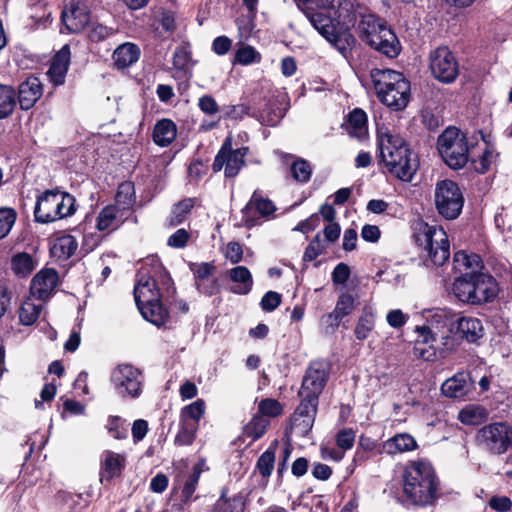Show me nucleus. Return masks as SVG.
<instances>
[{"instance_id": "20", "label": "nucleus", "mask_w": 512, "mask_h": 512, "mask_svg": "<svg viewBox=\"0 0 512 512\" xmlns=\"http://www.w3.org/2000/svg\"><path fill=\"white\" fill-rule=\"evenodd\" d=\"M441 391L446 397L466 400L473 391L472 378L466 372H459L444 381Z\"/></svg>"}, {"instance_id": "23", "label": "nucleus", "mask_w": 512, "mask_h": 512, "mask_svg": "<svg viewBox=\"0 0 512 512\" xmlns=\"http://www.w3.org/2000/svg\"><path fill=\"white\" fill-rule=\"evenodd\" d=\"M71 52L68 44H65L53 57L47 75L50 81L56 85H62L70 65Z\"/></svg>"}, {"instance_id": "34", "label": "nucleus", "mask_w": 512, "mask_h": 512, "mask_svg": "<svg viewBox=\"0 0 512 512\" xmlns=\"http://www.w3.org/2000/svg\"><path fill=\"white\" fill-rule=\"evenodd\" d=\"M453 264L455 270L461 275L465 272H479L482 268V260L477 254H468L465 251H458L454 254Z\"/></svg>"}, {"instance_id": "27", "label": "nucleus", "mask_w": 512, "mask_h": 512, "mask_svg": "<svg viewBox=\"0 0 512 512\" xmlns=\"http://www.w3.org/2000/svg\"><path fill=\"white\" fill-rule=\"evenodd\" d=\"M141 50L138 45L125 42L119 45L113 52L112 59L117 69L123 70L132 66L140 58Z\"/></svg>"}, {"instance_id": "56", "label": "nucleus", "mask_w": 512, "mask_h": 512, "mask_svg": "<svg viewBox=\"0 0 512 512\" xmlns=\"http://www.w3.org/2000/svg\"><path fill=\"white\" fill-rule=\"evenodd\" d=\"M291 173L296 181L307 182L311 178L312 167L308 161L298 159L291 165Z\"/></svg>"}, {"instance_id": "53", "label": "nucleus", "mask_w": 512, "mask_h": 512, "mask_svg": "<svg viewBox=\"0 0 512 512\" xmlns=\"http://www.w3.org/2000/svg\"><path fill=\"white\" fill-rule=\"evenodd\" d=\"M106 429L108 433L117 440L125 439L128 435V428L123 420L119 416H110L107 419Z\"/></svg>"}, {"instance_id": "38", "label": "nucleus", "mask_w": 512, "mask_h": 512, "mask_svg": "<svg viewBox=\"0 0 512 512\" xmlns=\"http://www.w3.org/2000/svg\"><path fill=\"white\" fill-rule=\"evenodd\" d=\"M35 266L34 259L26 252L17 253L11 259V269L17 276H28L35 269Z\"/></svg>"}, {"instance_id": "17", "label": "nucleus", "mask_w": 512, "mask_h": 512, "mask_svg": "<svg viewBox=\"0 0 512 512\" xmlns=\"http://www.w3.org/2000/svg\"><path fill=\"white\" fill-rule=\"evenodd\" d=\"M62 21L70 32L79 33L91 21L90 10L83 1L70 0L62 11Z\"/></svg>"}, {"instance_id": "3", "label": "nucleus", "mask_w": 512, "mask_h": 512, "mask_svg": "<svg viewBox=\"0 0 512 512\" xmlns=\"http://www.w3.org/2000/svg\"><path fill=\"white\" fill-rule=\"evenodd\" d=\"M378 149L380 161L392 176L404 182L412 180L419 166L418 159L402 137L379 133Z\"/></svg>"}, {"instance_id": "29", "label": "nucleus", "mask_w": 512, "mask_h": 512, "mask_svg": "<svg viewBox=\"0 0 512 512\" xmlns=\"http://www.w3.org/2000/svg\"><path fill=\"white\" fill-rule=\"evenodd\" d=\"M245 507L246 502L242 493L227 497V491L223 489L220 497L211 507L210 512H244Z\"/></svg>"}, {"instance_id": "24", "label": "nucleus", "mask_w": 512, "mask_h": 512, "mask_svg": "<svg viewBox=\"0 0 512 512\" xmlns=\"http://www.w3.org/2000/svg\"><path fill=\"white\" fill-rule=\"evenodd\" d=\"M43 94L42 83L37 77H29L19 85L18 102L23 110H29Z\"/></svg>"}, {"instance_id": "57", "label": "nucleus", "mask_w": 512, "mask_h": 512, "mask_svg": "<svg viewBox=\"0 0 512 512\" xmlns=\"http://www.w3.org/2000/svg\"><path fill=\"white\" fill-rule=\"evenodd\" d=\"M258 411L265 418L277 417L282 413V405L275 399L266 398L260 401Z\"/></svg>"}, {"instance_id": "37", "label": "nucleus", "mask_w": 512, "mask_h": 512, "mask_svg": "<svg viewBox=\"0 0 512 512\" xmlns=\"http://www.w3.org/2000/svg\"><path fill=\"white\" fill-rule=\"evenodd\" d=\"M326 40L330 42L345 58L351 53V49L355 44V38L348 30H334Z\"/></svg>"}, {"instance_id": "32", "label": "nucleus", "mask_w": 512, "mask_h": 512, "mask_svg": "<svg viewBox=\"0 0 512 512\" xmlns=\"http://www.w3.org/2000/svg\"><path fill=\"white\" fill-rule=\"evenodd\" d=\"M138 309L145 320L158 327L164 325L168 319V312L162 306L161 299L142 304Z\"/></svg>"}, {"instance_id": "64", "label": "nucleus", "mask_w": 512, "mask_h": 512, "mask_svg": "<svg viewBox=\"0 0 512 512\" xmlns=\"http://www.w3.org/2000/svg\"><path fill=\"white\" fill-rule=\"evenodd\" d=\"M199 109L209 116H214L219 112V106L216 100L210 95H203L198 100Z\"/></svg>"}, {"instance_id": "26", "label": "nucleus", "mask_w": 512, "mask_h": 512, "mask_svg": "<svg viewBox=\"0 0 512 512\" xmlns=\"http://www.w3.org/2000/svg\"><path fill=\"white\" fill-rule=\"evenodd\" d=\"M456 332L467 342L476 343L483 337L484 327L480 319L462 316L456 321Z\"/></svg>"}, {"instance_id": "42", "label": "nucleus", "mask_w": 512, "mask_h": 512, "mask_svg": "<svg viewBox=\"0 0 512 512\" xmlns=\"http://www.w3.org/2000/svg\"><path fill=\"white\" fill-rule=\"evenodd\" d=\"M354 309L355 298L348 293H342L338 298L335 309L328 315V317L334 318L336 325H339L342 318L349 315Z\"/></svg>"}, {"instance_id": "59", "label": "nucleus", "mask_w": 512, "mask_h": 512, "mask_svg": "<svg viewBox=\"0 0 512 512\" xmlns=\"http://www.w3.org/2000/svg\"><path fill=\"white\" fill-rule=\"evenodd\" d=\"M224 257L232 264H238L243 259V247L236 241H230L224 248Z\"/></svg>"}, {"instance_id": "10", "label": "nucleus", "mask_w": 512, "mask_h": 512, "mask_svg": "<svg viewBox=\"0 0 512 512\" xmlns=\"http://www.w3.org/2000/svg\"><path fill=\"white\" fill-rule=\"evenodd\" d=\"M75 198L64 191L47 190L37 198L34 209L35 220L51 223L75 213Z\"/></svg>"}, {"instance_id": "47", "label": "nucleus", "mask_w": 512, "mask_h": 512, "mask_svg": "<svg viewBox=\"0 0 512 512\" xmlns=\"http://www.w3.org/2000/svg\"><path fill=\"white\" fill-rule=\"evenodd\" d=\"M198 425L180 420V428L178 433L175 436L174 444L176 446H188L191 445L197 435Z\"/></svg>"}, {"instance_id": "45", "label": "nucleus", "mask_w": 512, "mask_h": 512, "mask_svg": "<svg viewBox=\"0 0 512 512\" xmlns=\"http://www.w3.org/2000/svg\"><path fill=\"white\" fill-rule=\"evenodd\" d=\"M42 310L41 304H35L31 298L25 299L19 308V320L29 326L36 322Z\"/></svg>"}, {"instance_id": "49", "label": "nucleus", "mask_w": 512, "mask_h": 512, "mask_svg": "<svg viewBox=\"0 0 512 512\" xmlns=\"http://www.w3.org/2000/svg\"><path fill=\"white\" fill-rule=\"evenodd\" d=\"M16 105L15 92L8 85H0V119L8 117Z\"/></svg>"}, {"instance_id": "2", "label": "nucleus", "mask_w": 512, "mask_h": 512, "mask_svg": "<svg viewBox=\"0 0 512 512\" xmlns=\"http://www.w3.org/2000/svg\"><path fill=\"white\" fill-rule=\"evenodd\" d=\"M311 25L326 39L334 30L332 18L348 27L356 22L351 0H297Z\"/></svg>"}, {"instance_id": "36", "label": "nucleus", "mask_w": 512, "mask_h": 512, "mask_svg": "<svg viewBox=\"0 0 512 512\" xmlns=\"http://www.w3.org/2000/svg\"><path fill=\"white\" fill-rule=\"evenodd\" d=\"M135 200V189L133 183L128 181L122 182L118 186L114 205L119 206L120 210L125 212V215L129 216L130 209L134 205Z\"/></svg>"}, {"instance_id": "31", "label": "nucleus", "mask_w": 512, "mask_h": 512, "mask_svg": "<svg viewBox=\"0 0 512 512\" xmlns=\"http://www.w3.org/2000/svg\"><path fill=\"white\" fill-rule=\"evenodd\" d=\"M172 61L175 70L187 78L191 77L195 61L192 59L189 45L183 44L177 47L173 53Z\"/></svg>"}, {"instance_id": "51", "label": "nucleus", "mask_w": 512, "mask_h": 512, "mask_svg": "<svg viewBox=\"0 0 512 512\" xmlns=\"http://www.w3.org/2000/svg\"><path fill=\"white\" fill-rule=\"evenodd\" d=\"M256 12L248 11L247 14L239 16L236 20L238 36L240 41H245L250 38L255 28Z\"/></svg>"}, {"instance_id": "16", "label": "nucleus", "mask_w": 512, "mask_h": 512, "mask_svg": "<svg viewBox=\"0 0 512 512\" xmlns=\"http://www.w3.org/2000/svg\"><path fill=\"white\" fill-rule=\"evenodd\" d=\"M329 376V365L326 361H313L308 366L302 380L299 395H310L319 398Z\"/></svg>"}, {"instance_id": "44", "label": "nucleus", "mask_w": 512, "mask_h": 512, "mask_svg": "<svg viewBox=\"0 0 512 512\" xmlns=\"http://www.w3.org/2000/svg\"><path fill=\"white\" fill-rule=\"evenodd\" d=\"M195 205V199L186 198L174 205L168 218V225L175 227L181 224Z\"/></svg>"}, {"instance_id": "4", "label": "nucleus", "mask_w": 512, "mask_h": 512, "mask_svg": "<svg viewBox=\"0 0 512 512\" xmlns=\"http://www.w3.org/2000/svg\"><path fill=\"white\" fill-rule=\"evenodd\" d=\"M370 79L378 99L387 107L399 111L410 99V82L400 73L391 69L374 68Z\"/></svg>"}, {"instance_id": "25", "label": "nucleus", "mask_w": 512, "mask_h": 512, "mask_svg": "<svg viewBox=\"0 0 512 512\" xmlns=\"http://www.w3.org/2000/svg\"><path fill=\"white\" fill-rule=\"evenodd\" d=\"M128 218L125 212L117 205H107L101 209L96 219V228L99 231L111 232L119 228Z\"/></svg>"}, {"instance_id": "12", "label": "nucleus", "mask_w": 512, "mask_h": 512, "mask_svg": "<svg viewBox=\"0 0 512 512\" xmlns=\"http://www.w3.org/2000/svg\"><path fill=\"white\" fill-rule=\"evenodd\" d=\"M142 372L130 364H119L110 375V382L115 392L122 398H137L142 393Z\"/></svg>"}, {"instance_id": "28", "label": "nucleus", "mask_w": 512, "mask_h": 512, "mask_svg": "<svg viewBox=\"0 0 512 512\" xmlns=\"http://www.w3.org/2000/svg\"><path fill=\"white\" fill-rule=\"evenodd\" d=\"M228 278L234 284L230 291L238 295H247L253 287V278L245 266H236L227 272Z\"/></svg>"}, {"instance_id": "14", "label": "nucleus", "mask_w": 512, "mask_h": 512, "mask_svg": "<svg viewBox=\"0 0 512 512\" xmlns=\"http://www.w3.org/2000/svg\"><path fill=\"white\" fill-rule=\"evenodd\" d=\"M249 151L248 147L233 149L231 137H227L222 144L213 162L212 168L218 172L224 168L226 177H235L245 164L244 158Z\"/></svg>"}, {"instance_id": "50", "label": "nucleus", "mask_w": 512, "mask_h": 512, "mask_svg": "<svg viewBox=\"0 0 512 512\" xmlns=\"http://www.w3.org/2000/svg\"><path fill=\"white\" fill-rule=\"evenodd\" d=\"M275 466V448L269 447L257 460L256 469L266 480L271 476Z\"/></svg>"}, {"instance_id": "22", "label": "nucleus", "mask_w": 512, "mask_h": 512, "mask_svg": "<svg viewBox=\"0 0 512 512\" xmlns=\"http://www.w3.org/2000/svg\"><path fill=\"white\" fill-rule=\"evenodd\" d=\"M126 454L105 450L100 457L101 481H110L121 475L126 465Z\"/></svg>"}, {"instance_id": "11", "label": "nucleus", "mask_w": 512, "mask_h": 512, "mask_svg": "<svg viewBox=\"0 0 512 512\" xmlns=\"http://www.w3.org/2000/svg\"><path fill=\"white\" fill-rule=\"evenodd\" d=\"M434 202L436 210L443 218L453 220L462 211L464 197L457 183L445 179L436 183Z\"/></svg>"}, {"instance_id": "1", "label": "nucleus", "mask_w": 512, "mask_h": 512, "mask_svg": "<svg viewBox=\"0 0 512 512\" xmlns=\"http://www.w3.org/2000/svg\"><path fill=\"white\" fill-rule=\"evenodd\" d=\"M403 493L416 506L433 505L441 496L440 482L434 468L426 461L409 462L402 473Z\"/></svg>"}, {"instance_id": "63", "label": "nucleus", "mask_w": 512, "mask_h": 512, "mask_svg": "<svg viewBox=\"0 0 512 512\" xmlns=\"http://www.w3.org/2000/svg\"><path fill=\"white\" fill-rule=\"evenodd\" d=\"M413 355L425 361H433L436 358V350L434 345H424L420 342H415Z\"/></svg>"}, {"instance_id": "60", "label": "nucleus", "mask_w": 512, "mask_h": 512, "mask_svg": "<svg viewBox=\"0 0 512 512\" xmlns=\"http://www.w3.org/2000/svg\"><path fill=\"white\" fill-rule=\"evenodd\" d=\"M191 270L193 271L195 276V283L197 284V282L209 281L215 271V266L211 263L203 262L199 264H193Z\"/></svg>"}, {"instance_id": "61", "label": "nucleus", "mask_w": 512, "mask_h": 512, "mask_svg": "<svg viewBox=\"0 0 512 512\" xmlns=\"http://www.w3.org/2000/svg\"><path fill=\"white\" fill-rule=\"evenodd\" d=\"M355 442V432L351 428H344L336 435L337 446L343 450H349L353 447Z\"/></svg>"}, {"instance_id": "43", "label": "nucleus", "mask_w": 512, "mask_h": 512, "mask_svg": "<svg viewBox=\"0 0 512 512\" xmlns=\"http://www.w3.org/2000/svg\"><path fill=\"white\" fill-rule=\"evenodd\" d=\"M374 326L375 315L370 309L365 308L355 326V337L360 341L365 340L374 329Z\"/></svg>"}, {"instance_id": "33", "label": "nucleus", "mask_w": 512, "mask_h": 512, "mask_svg": "<svg viewBox=\"0 0 512 512\" xmlns=\"http://www.w3.org/2000/svg\"><path fill=\"white\" fill-rule=\"evenodd\" d=\"M346 130L350 136L364 139L367 135V115L359 108L354 109L348 116Z\"/></svg>"}, {"instance_id": "35", "label": "nucleus", "mask_w": 512, "mask_h": 512, "mask_svg": "<svg viewBox=\"0 0 512 512\" xmlns=\"http://www.w3.org/2000/svg\"><path fill=\"white\" fill-rule=\"evenodd\" d=\"M417 444L409 434H397L384 442L383 448L388 454H397L414 450Z\"/></svg>"}, {"instance_id": "30", "label": "nucleus", "mask_w": 512, "mask_h": 512, "mask_svg": "<svg viewBox=\"0 0 512 512\" xmlns=\"http://www.w3.org/2000/svg\"><path fill=\"white\" fill-rule=\"evenodd\" d=\"M177 136V127L170 119H161L157 121L153 130V140L161 147L170 145Z\"/></svg>"}, {"instance_id": "39", "label": "nucleus", "mask_w": 512, "mask_h": 512, "mask_svg": "<svg viewBox=\"0 0 512 512\" xmlns=\"http://www.w3.org/2000/svg\"><path fill=\"white\" fill-rule=\"evenodd\" d=\"M78 243L74 236L63 235L58 237L53 245L52 252L55 256L68 259L76 252Z\"/></svg>"}, {"instance_id": "55", "label": "nucleus", "mask_w": 512, "mask_h": 512, "mask_svg": "<svg viewBox=\"0 0 512 512\" xmlns=\"http://www.w3.org/2000/svg\"><path fill=\"white\" fill-rule=\"evenodd\" d=\"M261 59V54L252 46L241 47L235 54V61L241 65L259 63Z\"/></svg>"}, {"instance_id": "6", "label": "nucleus", "mask_w": 512, "mask_h": 512, "mask_svg": "<svg viewBox=\"0 0 512 512\" xmlns=\"http://www.w3.org/2000/svg\"><path fill=\"white\" fill-rule=\"evenodd\" d=\"M476 142L455 126L447 127L437 139V150L451 169L463 168L471 157Z\"/></svg>"}, {"instance_id": "15", "label": "nucleus", "mask_w": 512, "mask_h": 512, "mask_svg": "<svg viewBox=\"0 0 512 512\" xmlns=\"http://www.w3.org/2000/svg\"><path fill=\"white\" fill-rule=\"evenodd\" d=\"M430 70L432 75L442 83H452L456 80L459 68L458 63L447 47H438L430 53Z\"/></svg>"}, {"instance_id": "40", "label": "nucleus", "mask_w": 512, "mask_h": 512, "mask_svg": "<svg viewBox=\"0 0 512 512\" xmlns=\"http://www.w3.org/2000/svg\"><path fill=\"white\" fill-rule=\"evenodd\" d=\"M428 326L440 328L447 326L453 319V313L446 308H432L424 312Z\"/></svg>"}, {"instance_id": "54", "label": "nucleus", "mask_w": 512, "mask_h": 512, "mask_svg": "<svg viewBox=\"0 0 512 512\" xmlns=\"http://www.w3.org/2000/svg\"><path fill=\"white\" fill-rule=\"evenodd\" d=\"M17 213L8 207L0 208V239L5 238L15 224Z\"/></svg>"}, {"instance_id": "52", "label": "nucleus", "mask_w": 512, "mask_h": 512, "mask_svg": "<svg viewBox=\"0 0 512 512\" xmlns=\"http://www.w3.org/2000/svg\"><path fill=\"white\" fill-rule=\"evenodd\" d=\"M484 417V409L478 406L468 405L458 415V419L465 425H478Z\"/></svg>"}, {"instance_id": "7", "label": "nucleus", "mask_w": 512, "mask_h": 512, "mask_svg": "<svg viewBox=\"0 0 512 512\" xmlns=\"http://www.w3.org/2000/svg\"><path fill=\"white\" fill-rule=\"evenodd\" d=\"M413 238L422 250V256L433 265H443L450 256V246L446 232L442 227L431 226L423 221L414 225Z\"/></svg>"}, {"instance_id": "18", "label": "nucleus", "mask_w": 512, "mask_h": 512, "mask_svg": "<svg viewBox=\"0 0 512 512\" xmlns=\"http://www.w3.org/2000/svg\"><path fill=\"white\" fill-rule=\"evenodd\" d=\"M300 397L301 402L292 417V427L299 433L306 434L313 426L319 398L310 395H300Z\"/></svg>"}, {"instance_id": "58", "label": "nucleus", "mask_w": 512, "mask_h": 512, "mask_svg": "<svg viewBox=\"0 0 512 512\" xmlns=\"http://www.w3.org/2000/svg\"><path fill=\"white\" fill-rule=\"evenodd\" d=\"M326 244L321 239L320 235L317 234L314 239L309 243L306 247L303 260L304 261H313L315 260L325 249Z\"/></svg>"}, {"instance_id": "48", "label": "nucleus", "mask_w": 512, "mask_h": 512, "mask_svg": "<svg viewBox=\"0 0 512 512\" xmlns=\"http://www.w3.org/2000/svg\"><path fill=\"white\" fill-rule=\"evenodd\" d=\"M270 422L267 418L255 415L244 428V434L255 441L261 438L269 426Z\"/></svg>"}, {"instance_id": "8", "label": "nucleus", "mask_w": 512, "mask_h": 512, "mask_svg": "<svg viewBox=\"0 0 512 512\" xmlns=\"http://www.w3.org/2000/svg\"><path fill=\"white\" fill-rule=\"evenodd\" d=\"M358 29L363 41L387 57L394 58L400 53L401 44L397 36L375 15L362 16Z\"/></svg>"}, {"instance_id": "21", "label": "nucleus", "mask_w": 512, "mask_h": 512, "mask_svg": "<svg viewBox=\"0 0 512 512\" xmlns=\"http://www.w3.org/2000/svg\"><path fill=\"white\" fill-rule=\"evenodd\" d=\"M253 211L258 212L262 217H269L276 211V207L270 199L263 197L262 194L256 190L242 209L243 220L247 227L255 225Z\"/></svg>"}, {"instance_id": "41", "label": "nucleus", "mask_w": 512, "mask_h": 512, "mask_svg": "<svg viewBox=\"0 0 512 512\" xmlns=\"http://www.w3.org/2000/svg\"><path fill=\"white\" fill-rule=\"evenodd\" d=\"M85 28L87 38L92 43H100L116 32L112 27L106 26L98 21H90Z\"/></svg>"}, {"instance_id": "19", "label": "nucleus", "mask_w": 512, "mask_h": 512, "mask_svg": "<svg viewBox=\"0 0 512 512\" xmlns=\"http://www.w3.org/2000/svg\"><path fill=\"white\" fill-rule=\"evenodd\" d=\"M58 284V273L54 269H42L31 280L30 293L38 300H48Z\"/></svg>"}, {"instance_id": "9", "label": "nucleus", "mask_w": 512, "mask_h": 512, "mask_svg": "<svg viewBox=\"0 0 512 512\" xmlns=\"http://www.w3.org/2000/svg\"><path fill=\"white\" fill-rule=\"evenodd\" d=\"M152 270L147 268V263L143 265L138 273L137 283L134 288V298L137 307L142 304L158 301L162 295L160 293L159 283L169 290L171 278L164 271L158 259H149Z\"/></svg>"}, {"instance_id": "13", "label": "nucleus", "mask_w": 512, "mask_h": 512, "mask_svg": "<svg viewBox=\"0 0 512 512\" xmlns=\"http://www.w3.org/2000/svg\"><path fill=\"white\" fill-rule=\"evenodd\" d=\"M478 444L493 454H503L512 444V427L497 422L482 427L476 436Z\"/></svg>"}, {"instance_id": "46", "label": "nucleus", "mask_w": 512, "mask_h": 512, "mask_svg": "<svg viewBox=\"0 0 512 512\" xmlns=\"http://www.w3.org/2000/svg\"><path fill=\"white\" fill-rule=\"evenodd\" d=\"M205 413V402L202 399H197L193 403L185 406L181 410L180 420L189 422L199 426V421Z\"/></svg>"}, {"instance_id": "5", "label": "nucleus", "mask_w": 512, "mask_h": 512, "mask_svg": "<svg viewBox=\"0 0 512 512\" xmlns=\"http://www.w3.org/2000/svg\"><path fill=\"white\" fill-rule=\"evenodd\" d=\"M498 291L496 280L483 272H465L453 283L456 298L472 305L491 302L497 297Z\"/></svg>"}, {"instance_id": "62", "label": "nucleus", "mask_w": 512, "mask_h": 512, "mask_svg": "<svg viewBox=\"0 0 512 512\" xmlns=\"http://www.w3.org/2000/svg\"><path fill=\"white\" fill-rule=\"evenodd\" d=\"M190 237L191 235L186 229H178L168 238L167 245L172 248L182 249L187 245Z\"/></svg>"}]
</instances>
